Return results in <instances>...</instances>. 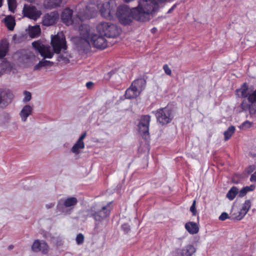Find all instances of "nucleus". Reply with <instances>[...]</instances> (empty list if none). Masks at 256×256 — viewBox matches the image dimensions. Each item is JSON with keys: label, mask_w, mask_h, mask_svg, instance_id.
I'll return each instance as SVG.
<instances>
[{"label": "nucleus", "mask_w": 256, "mask_h": 256, "mask_svg": "<svg viewBox=\"0 0 256 256\" xmlns=\"http://www.w3.org/2000/svg\"><path fill=\"white\" fill-rule=\"evenodd\" d=\"M40 28L39 26H32L30 30L29 34L32 38L38 36L40 34Z\"/></svg>", "instance_id": "nucleus-32"}, {"label": "nucleus", "mask_w": 256, "mask_h": 256, "mask_svg": "<svg viewBox=\"0 0 256 256\" xmlns=\"http://www.w3.org/2000/svg\"><path fill=\"white\" fill-rule=\"evenodd\" d=\"M190 211L192 213L193 216L196 215V200L193 202V203L190 208Z\"/></svg>", "instance_id": "nucleus-42"}, {"label": "nucleus", "mask_w": 256, "mask_h": 256, "mask_svg": "<svg viewBox=\"0 0 256 256\" xmlns=\"http://www.w3.org/2000/svg\"><path fill=\"white\" fill-rule=\"evenodd\" d=\"M238 188L235 186H232L230 189L228 191L226 194V198L230 200H233L236 196L238 194Z\"/></svg>", "instance_id": "nucleus-29"}, {"label": "nucleus", "mask_w": 256, "mask_h": 256, "mask_svg": "<svg viewBox=\"0 0 256 256\" xmlns=\"http://www.w3.org/2000/svg\"><path fill=\"white\" fill-rule=\"evenodd\" d=\"M140 93L136 88L133 87V86L128 88L125 92V96L126 98L131 99L137 97L139 96Z\"/></svg>", "instance_id": "nucleus-23"}, {"label": "nucleus", "mask_w": 256, "mask_h": 256, "mask_svg": "<svg viewBox=\"0 0 256 256\" xmlns=\"http://www.w3.org/2000/svg\"><path fill=\"white\" fill-rule=\"evenodd\" d=\"M155 115L157 121L162 125L168 124L172 119V110L168 107L158 109Z\"/></svg>", "instance_id": "nucleus-8"}, {"label": "nucleus", "mask_w": 256, "mask_h": 256, "mask_svg": "<svg viewBox=\"0 0 256 256\" xmlns=\"http://www.w3.org/2000/svg\"><path fill=\"white\" fill-rule=\"evenodd\" d=\"M59 18V14L56 12H52L46 14L42 17V24L45 26H50L54 24Z\"/></svg>", "instance_id": "nucleus-16"}, {"label": "nucleus", "mask_w": 256, "mask_h": 256, "mask_svg": "<svg viewBox=\"0 0 256 256\" xmlns=\"http://www.w3.org/2000/svg\"><path fill=\"white\" fill-rule=\"evenodd\" d=\"M113 2L110 1L106 2L105 3L99 4L98 5L90 4L86 8V14H81V18L82 19H90L94 17L97 13L98 10L101 13L102 16L104 18H109L111 16L112 12Z\"/></svg>", "instance_id": "nucleus-2"}, {"label": "nucleus", "mask_w": 256, "mask_h": 256, "mask_svg": "<svg viewBox=\"0 0 256 256\" xmlns=\"http://www.w3.org/2000/svg\"><path fill=\"white\" fill-rule=\"evenodd\" d=\"M54 204H55L54 202H51L48 204H46V207L47 209H50V208H53L54 206Z\"/></svg>", "instance_id": "nucleus-52"}, {"label": "nucleus", "mask_w": 256, "mask_h": 256, "mask_svg": "<svg viewBox=\"0 0 256 256\" xmlns=\"http://www.w3.org/2000/svg\"><path fill=\"white\" fill-rule=\"evenodd\" d=\"M58 60L60 62H62V63L67 64L69 62V60L67 56H64L63 55H59L58 56Z\"/></svg>", "instance_id": "nucleus-39"}, {"label": "nucleus", "mask_w": 256, "mask_h": 256, "mask_svg": "<svg viewBox=\"0 0 256 256\" xmlns=\"http://www.w3.org/2000/svg\"><path fill=\"white\" fill-rule=\"evenodd\" d=\"M24 98L23 101L25 102H29L32 98V95L30 92L24 91Z\"/></svg>", "instance_id": "nucleus-41"}, {"label": "nucleus", "mask_w": 256, "mask_h": 256, "mask_svg": "<svg viewBox=\"0 0 256 256\" xmlns=\"http://www.w3.org/2000/svg\"><path fill=\"white\" fill-rule=\"evenodd\" d=\"M252 122L248 120H246L241 124V125L240 126V128L242 130H246L250 128L252 126Z\"/></svg>", "instance_id": "nucleus-37"}, {"label": "nucleus", "mask_w": 256, "mask_h": 256, "mask_svg": "<svg viewBox=\"0 0 256 256\" xmlns=\"http://www.w3.org/2000/svg\"><path fill=\"white\" fill-rule=\"evenodd\" d=\"M112 76H114L115 78L116 77L117 74L116 72V70H112L110 72H108L104 76V78L106 80H109Z\"/></svg>", "instance_id": "nucleus-38"}, {"label": "nucleus", "mask_w": 256, "mask_h": 256, "mask_svg": "<svg viewBox=\"0 0 256 256\" xmlns=\"http://www.w3.org/2000/svg\"><path fill=\"white\" fill-rule=\"evenodd\" d=\"M254 188L253 185L242 188L240 191L238 190V196L240 198L244 197L248 192L252 191Z\"/></svg>", "instance_id": "nucleus-31"}, {"label": "nucleus", "mask_w": 256, "mask_h": 256, "mask_svg": "<svg viewBox=\"0 0 256 256\" xmlns=\"http://www.w3.org/2000/svg\"><path fill=\"white\" fill-rule=\"evenodd\" d=\"M22 13L24 16L34 20H36L40 18L42 12L38 10L36 6L25 4L24 6Z\"/></svg>", "instance_id": "nucleus-12"}, {"label": "nucleus", "mask_w": 256, "mask_h": 256, "mask_svg": "<svg viewBox=\"0 0 256 256\" xmlns=\"http://www.w3.org/2000/svg\"><path fill=\"white\" fill-rule=\"evenodd\" d=\"M156 28H153L152 30V32H156Z\"/></svg>", "instance_id": "nucleus-54"}, {"label": "nucleus", "mask_w": 256, "mask_h": 256, "mask_svg": "<svg viewBox=\"0 0 256 256\" xmlns=\"http://www.w3.org/2000/svg\"><path fill=\"white\" fill-rule=\"evenodd\" d=\"M256 106V104H249L247 103V102L246 100H243L242 102L240 104V108L242 109V110H249L251 114H254L256 112V107L254 108Z\"/></svg>", "instance_id": "nucleus-26"}, {"label": "nucleus", "mask_w": 256, "mask_h": 256, "mask_svg": "<svg viewBox=\"0 0 256 256\" xmlns=\"http://www.w3.org/2000/svg\"><path fill=\"white\" fill-rule=\"evenodd\" d=\"M8 43L6 41H2L0 44V58H2L6 55L8 50Z\"/></svg>", "instance_id": "nucleus-30"}, {"label": "nucleus", "mask_w": 256, "mask_h": 256, "mask_svg": "<svg viewBox=\"0 0 256 256\" xmlns=\"http://www.w3.org/2000/svg\"><path fill=\"white\" fill-rule=\"evenodd\" d=\"M146 84V82L142 78L138 79L132 82V86L136 88L139 92H140L144 90Z\"/></svg>", "instance_id": "nucleus-22"}, {"label": "nucleus", "mask_w": 256, "mask_h": 256, "mask_svg": "<svg viewBox=\"0 0 256 256\" xmlns=\"http://www.w3.org/2000/svg\"><path fill=\"white\" fill-rule=\"evenodd\" d=\"M228 218H229V216H228V214L226 212H224L220 214V216H219L218 218L220 220H224L226 219H228Z\"/></svg>", "instance_id": "nucleus-44"}, {"label": "nucleus", "mask_w": 256, "mask_h": 256, "mask_svg": "<svg viewBox=\"0 0 256 256\" xmlns=\"http://www.w3.org/2000/svg\"><path fill=\"white\" fill-rule=\"evenodd\" d=\"M111 210L110 202L106 206H101L99 204H94L91 206L88 211L90 216L95 220V229L99 228L100 222L110 216Z\"/></svg>", "instance_id": "nucleus-3"}, {"label": "nucleus", "mask_w": 256, "mask_h": 256, "mask_svg": "<svg viewBox=\"0 0 256 256\" xmlns=\"http://www.w3.org/2000/svg\"><path fill=\"white\" fill-rule=\"evenodd\" d=\"M3 0H0V8L2 6V2Z\"/></svg>", "instance_id": "nucleus-56"}, {"label": "nucleus", "mask_w": 256, "mask_h": 256, "mask_svg": "<svg viewBox=\"0 0 256 256\" xmlns=\"http://www.w3.org/2000/svg\"><path fill=\"white\" fill-rule=\"evenodd\" d=\"M185 228L190 234H196L198 232L199 228L196 222H188L185 224Z\"/></svg>", "instance_id": "nucleus-25"}, {"label": "nucleus", "mask_w": 256, "mask_h": 256, "mask_svg": "<svg viewBox=\"0 0 256 256\" xmlns=\"http://www.w3.org/2000/svg\"><path fill=\"white\" fill-rule=\"evenodd\" d=\"M44 62L43 61H40L37 64H36L34 67V70H40L44 66Z\"/></svg>", "instance_id": "nucleus-45"}, {"label": "nucleus", "mask_w": 256, "mask_h": 256, "mask_svg": "<svg viewBox=\"0 0 256 256\" xmlns=\"http://www.w3.org/2000/svg\"><path fill=\"white\" fill-rule=\"evenodd\" d=\"M176 4L174 5V6H172V8H170L168 10V14H170V13L172 12L174 10V8H176Z\"/></svg>", "instance_id": "nucleus-53"}, {"label": "nucleus", "mask_w": 256, "mask_h": 256, "mask_svg": "<svg viewBox=\"0 0 256 256\" xmlns=\"http://www.w3.org/2000/svg\"><path fill=\"white\" fill-rule=\"evenodd\" d=\"M96 30L101 35L108 38H115L120 34V30L110 22H102L96 27Z\"/></svg>", "instance_id": "nucleus-4"}, {"label": "nucleus", "mask_w": 256, "mask_h": 256, "mask_svg": "<svg viewBox=\"0 0 256 256\" xmlns=\"http://www.w3.org/2000/svg\"><path fill=\"white\" fill-rule=\"evenodd\" d=\"M32 46L44 58H52L54 52L51 51L50 47L45 46L41 40L34 42L32 43Z\"/></svg>", "instance_id": "nucleus-10"}, {"label": "nucleus", "mask_w": 256, "mask_h": 256, "mask_svg": "<svg viewBox=\"0 0 256 256\" xmlns=\"http://www.w3.org/2000/svg\"><path fill=\"white\" fill-rule=\"evenodd\" d=\"M80 36L74 41L79 51L87 52L90 47V43L99 49H104L107 46L106 38L96 34H92L91 29L88 25H81L79 28Z\"/></svg>", "instance_id": "nucleus-1"}, {"label": "nucleus", "mask_w": 256, "mask_h": 256, "mask_svg": "<svg viewBox=\"0 0 256 256\" xmlns=\"http://www.w3.org/2000/svg\"><path fill=\"white\" fill-rule=\"evenodd\" d=\"M48 244L44 240H36L34 241L32 246V250L34 252H42L46 254L48 252Z\"/></svg>", "instance_id": "nucleus-17"}, {"label": "nucleus", "mask_w": 256, "mask_h": 256, "mask_svg": "<svg viewBox=\"0 0 256 256\" xmlns=\"http://www.w3.org/2000/svg\"><path fill=\"white\" fill-rule=\"evenodd\" d=\"M248 100L252 104L256 102V90L252 94H249L248 96Z\"/></svg>", "instance_id": "nucleus-36"}, {"label": "nucleus", "mask_w": 256, "mask_h": 256, "mask_svg": "<svg viewBox=\"0 0 256 256\" xmlns=\"http://www.w3.org/2000/svg\"><path fill=\"white\" fill-rule=\"evenodd\" d=\"M235 128L234 126H230L228 129L224 132V140L226 141L229 140L232 135L234 134V133L235 132Z\"/></svg>", "instance_id": "nucleus-34"}, {"label": "nucleus", "mask_w": 256, "mask_h": 256, "mask_svg": "<svg viewBox=\"0 0 256 256\" xmlns=\"http://www.w3.org/2000/svg\"><path fill=\"white\" fill-rule=\"evenodd\" d=\"M150 116L149 115H144L140 117L138 123V131L142 138L146 140L149 138V125Z\"/></svg>", "instance_id": "nucleus-9"}, {"label": "nucleus", "mask_w": 256, "mask_h": 256, "mask_svg": "<svg viewBox=\"0 0 256 256\" xmlns=\"http://www.w3.org/2000/svg\"><path fill=\"white\" fill-rule=\"evenodd\" d=\"M62 0H44V6L46 9H53L60 7L62 4Z\"/></svg>", "instance_id": "nucleus-19"}, {"label": "nucleus", "mask_w": 256, "mask_h": 256, "mask_svg": "<svg viewBox=\"0 0 256 256\" xmlns=\"http://www.w3.org/2000/svg\"><path fill=\"white\" fill-rule=\"evenodd\" d=\"M9 10L14 12L16 7V0H8Z\"/></svg>", "instance_id": "nucleus-35"}, {"label": "nucleus", "mask_w": 256, "mask_h": 256, "mask_svg": "<svg viewBox=\"0 0 256 256\" xmlns=\"http://www.w3.org/2000/svg\"><path fill=\"white\" fill-rule=\"evenodd\" d=\"M156 0L159 2H164L166 1V0Z\"/></svg>", "instance_id": "nucleus-55"}, {"label": "nucleus", "mask_w": 256, "mask_h": 256, "mask_svg": "<svg viewBox=\"0 0 256 256\" xmlns=\"http://www.w3.org/2000/svg\"><path fill=\"white\" fill-rule=\"evenodd\" d=\"M12 248H13V246H12V245L10 246H9V247H8V248H9V249H10V250L12 249Z\"/></svg>", "instance_id": "nucleus-57"}, {"label": "nucleus", "mask_w": 256, "mask_h": 256, "mask_svg": "<svg viewBox=\"0 0 256 256\" xmlns=\"http://www.w3.org/2000/svg\"><path fill=\"white\" fill-rule=\"evenodd\" d=\"M20 61L28 66L37 61L38 58L33 52L30 50H24L19 58Z\"/></svg>", "instance_id": "nucleus-13"}, {"label": "nucleus", "mask_w": 256, "mask_h": 256, "mask_svg": "<svg viewBox=\"0 0 256 256\" xmlns=\"http://www.w3.org/2000/svg\"><path fill=\"white\" fill-rule=\"evenodd\" d=\"M78 202L77 199L74 197H70L65 200H60L57 205V208L60 211L64 212L63 206L66 208L74 206Z\"/></svg>", "instance_id": "nucleus-18"}, {"label": "nucleus", "mask_w": 256, "mask_h": 256, "mask_svg": "<svg viewBox=\"0 0 256 256\" xmlns=\"http://www.w3.org/2000/svg\"><path fill=\"white\" fill-rule=\"evenodd\" d=\"M86 133L85 132L84 133H83L81 136H80V138H78V142H80V143L82 142V143H84V142H83V140L84 139L86 138Z\"/></svg>", "instance_id": "nucleus-49"}, {"label": "nucleus", "mask_w": 256, "mask_h": 256, "mask_svg": "<svg viewBox=\"0 0 256 256\" xmlns=\"http://www.w3.org/2000/svg\"><path fill=\"white\" fill-rule=\"evenodd\" d=\"M13 98L12 93L9 90H0V108H5L12 102Z\"/></svg>", "instance_id": "nucleus-15"}, {"label": "nucleus", "mask_w": 256, "mask_h": 256, "mask_svg": "<svg viewBox=\"0 0 256 256\" xmlns=\"http://www.w3.org/2000/svg\"><path fill=\"white\" fill-rule=\"evenodd\" d=\"M84 148V144L78 141L72 147L71 151L76 154H78L80 152V150Z\"/></svg>", "instance_id": "nucleus-33"}, {"label": "nucleus", "mask_w": 256, "mask_h": 256, "mask_svg": "<svg viewBox=\"0 0 256 256\" xmlns=\"http://www.w3.org/2000/svg\"><path fill=\"white\" fill-rule=\"evenodd\" d=\"M84 236L82 234H79L77 235L76 237V242L77 244H81L84 242Z\"/></svg>", "instance_id": "nucleus-40"}, {"label": "nucleus", "mask_w": 256, "mask_h": 256, "mask_svg": "<svg viewBox=\"0 0 256 256\" xmlns=\"http://www.w3.org/2000/svg\"><path fill=\"white\" fill-rule=\"evenodd\" d=\"M251 206L252 202L250 200H248L245 201L239 212V214L238 216V220H241L245 216L250 208Z\"/></svg>", "instance_id": "nucleus-20"}, {"label": "nucleus", "mask_w": 256, "mask_h": 256, "mask_svg": "<svg viewBox=\"0 0 256 256\" xmlns=\"http://www.w3.org/2000/svg\"><path fill=\"white\" fill-rule=\"evenodd\" d=\"M3 21L9 30H14L16 22L13 16H7L3 20Z\"/></svg>", "instance_id": "nucleus-27"}, {"label": "nucleus", "mask_w": 256, "mask_h": 256, "mask_svg": "<svg viewBox=\"0 0 256 256\" xmlns=\"http://www.w3.org/2000/svg\"><path fill=\"white\" fill-rule=\"evenodd\" d=\"M250 180L252 182H256V171L251 176Z\"/></svg>", "instance_id": "nucleus-50"}, {"label": "nucleus", "mask_w": 256, "mask_h": 256, "mask_svg": "<svg viewBox=\"0 0 256 256\" xmlns=\"http://www.w3.org/2000/svg\"><path fill=\"white\" fill-rule=\"evenodd\" d=\"M132 14L134 18L137 21L146 22L150 18L151 16L146 12L144 9L138 6L132 10Z\"/></svg>", "instance_id": "nucleus-14"}, {"label": "nucleus", "mask_w": 256, "mask_h": 256, "mask_svg": "<svg viewBox=\"0 0 256 256\" xmlns=\"http://www.w3.org/2000/svg\"><path fill=\"white\" fill-rule=\"evenodd\" d=\"M236 95L240 98H244L249 95L248 86L246 83H244L242 86L236 91Z\"/></svg>", "instance_id": "nucleus-21"}, {"label": "nucleus", "mask_w": 256, "mask_h": 256, "mask_svg": "<svg viewBox=\"0 0 256 256\" xmlns=\"http://www.w3.org/2000/svg\"><path fill=\"white\" fill-rule=\"evenodd\" d=\"M94 83L92 82H88L86 84V86L88 89H90L92 88Z\"/></svg>", "instance_id": "nucleus-51"}, {"label": "nucleus", "mask_w": 256, "mask_h": 256, "mask_svg": "<svg viewBox=\"0 0 256 256\" xmlns=\"http://www.w3.org/2000/svg\"><path fill=\"white\" fill-rule=\"evenodd\" d=\"M196 252V248L192 245H188L184 247L182 250V256H192Z\"/></svg>", "instance_id": "nucleus-28"}, {"label": "nucleus", "mask_w": 256, "mask_h": 256, "mask_svg": "<svg viewBox=\"0 0 256 256\" xmlns=\"http://www.w3.org/2000/svg\"><path fill=\"white\" fill-rule=\"evenodd\" d=\"M32 111V108L29 105L25 106L20 112V116L23 122H26L27 118L31 114Z\"/></svg>", "instance_id": "nucleus-24"}, {"label": "nucleus", "mask_w": 256, "mask_h": 256, "mask_svg": "<svg viewBox=\"0 0 256 256\" xmlns=\"http://www.w3.org/2000/svg\"><path fill=\"white\" fill-rule=\"evenodd\" d=\"M44 63V66H51L53 65L54 62L49 60H42Z\"/></svg>", "instance_id": "nucleus-48"}, {"label": "nucleus", "mask_w": 256, "mask_h": 256, "mask_svg": "<svg viewBox=\"0 0 256 256\" xmlns=\"http://www.w3.org/2000/svg\"><path fill=\"white\" fill-rule=\"evenodd\" d=\"M256 170V166L254 165H251L248 166L246 170V172L248 174H250Z\"/></svg>", "instance_id": "nucleus-46"}, {"label": "nucleus", "mask_w": 256, "mask_h": 256, "mask_svg": "<svg viewBox=\"0 0 256 256\" xmlns=\"http://www.w3.org/2000/svg\"><path fill=\"white\" fill-rule=\"evenodd\" d=\"M51 44L54 52L56 54H59L61 50L64 51L67 48L66 38L62 32L52 36Z\"/></svg>", "instance_id": "nucleus-7"}, {"label": "nucleus", "mask_w": 256, "mask_h": 256, "mask_svg": "<svg viewBox=\"0 0 256 256\" xmlns=\"http://www.w3.org/2000/svg\"><path fill=\"white\" fill-rule=\"evenodd\" d=\"M86 10L82 12L80 11L78 15L72 18V10L69 8H66L62 12V20L66 25L73 24L74 27L78 26L79 28L80 26L82 25V22L86 20L81 18V14H86Z\"/></svg>", "instance_id": "nucleus-5"}, {"label": "nucleus", "mask_w": 256, "mask_h": 256, "mask_svg": "<svg viewBox=\"0 0 256 256\" xmlns=\"http://www.w3.org/2000/svg\"><path fill=\"white\" fill-rule=\"evenodd\" d=\"M163 69H164L165 73L166 74H168V76L171 75V74H172L171 70L170 68L168 67V66L167 64H164L163 66Z\"/></svg>", "instance_id": "nucleus-43"}, {"label": "nucleus", "mask_w": 256, "mask_h": 256, "mask_svg": "<svg viewBox=\"0 0 256 256\" xmlns=\"http://www.w3.org/2000/svg\"><path fill=\"white\" fill-rule=\"evenodd\" d=\"M116 14L120 22L124 25L129 24L134 18L132 10L126 5L118 8Z\"/></svg>", "instance_id": "nucleus-6"}, {"label": "nucleus", "mask_w": 256, "mask_h": 256, "mask_svg": "<svg viewBox=\"0 0 256 256\" xmlns=\"http://www.w3.org/2000/svg\"><path fill=\"white\" fill-rule=\"evenodd\" d=\"M122 228L126 233H128L130 230V226L128 224H122Z\"/></svg>", "instance_id": "nucleus-47"}, {"label": "nucleus", "mask_w": 256, "mask_h": 256, "mask_svg": "<svg viewBox=\"0 0 256 256\" xmlns=\"http://www.w3.org/2000/svg\"><path fill=\"white\" fill-rule=\"evenodd\" d=\"M138 6L146 12H148L150 16H152L158 8V4L156 0H140Z\"/></svg>", "instance_id": "nucleus-11"}]
</instances>
